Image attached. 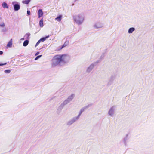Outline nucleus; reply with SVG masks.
Instances as JSON below:
<instances>
[{"label":"nucleus","mask_w":154,"mask_h":154,"mask_svg":"<svg viewBox=\"0 0 154 154\" xmlns=\"http://www.w3.org/2000/svg\"><path fill=\"white\" fill-rule=\"evenodd\" d=\"M3 53V52L2 51H0V55H2Z\"/></svg>","instance_id":"c85d7f7f"},{"label":"nucleus","mask_w":154,"mask_h":154,"mask_svg":"<svg viewBox=\"0 0 154 154\" xmlns=\"http://www.w3.org/2000/svg\"><path fill=\"white\" fill-rule=\"evenodd\" d=\"M79 116H77L73 117L67 123V125L69 126L71 125L79 119Z\"/></svg>","instance_id":"39448f33"},{"label":"nucleus","mask_w":154,"mask_h":154,"mask_svg":"<svg viewBox=\"0 0 154 154\" xmlns=\"http://www.w3.org/2000/svg\"><path fill=\"white\" fill-rule=\"evenodd\" d=\"M74 21L78 25H81L84 22L85 19L84 14L80 13L76 14L73 16Z\"/></svg>","instance_id":"f257e3e1"},{"label":"nucleus","mask_w":154,"mask_h":154,"mask_svg":"<svg viewBox=\"0 0 154 154\" xmlns=\"http://www.w3.org/2000/svg\"><path fill=\"white\" fill-rule=\"evenodd\" d=\"M29 41L28 40H26L23 43V46H26L29 44Z\"/></svg>","instance_id":"412c9836"},{"label":"nucleus","mask_w":154,"mask_h":154,"mask_svg":"<svg viewBox=\"0 0 154 154\" xmlns=\"http://www.w3.org/2000/svg\"><path fill=\"white\" fill-rule=\"evenodd\" d=\"M30 33H27L25 35L24 37L26 38V39H29L30 38L29 36H30Z\"/></svg>","instance_id":"aec40b11"},{"label":"nucleus","mask_w":154,"mask_h":154,"mask_svg":"<svg viewBox=\"0 0 154 154\" xmlns=\"http://www.w3.org/2000/svg\"><path fill=\"white\" fill-rule=\"evenodd\" d=\"M27 14L28 15H30V11H29L28 10L27 11Z\"/></svg>","instance_id":"bb28decb"},{"label":"nucleus","mask_w":154,"mask_h":154,"mask_svg":"<svg viewBox=\"0 0 154 154\" xmlns=\"http://www.w3.org/2000/svg\"><path fill=\"white\" fill-rule=\"evenodd\" d=\"M31 0H25L22 1V2L26 4H28L30 2Z\"/></svg>","instance_id":"4be33fe9"},{"label":"nucleus","mask_w":154,"mask_h":154,"mask_svg":"<svg viewBox=\"0 0 154 154\" xmlns=\"http://www.w3.org/2000/svg\"><path fill=\"white\" fill-rule=\"evenodd\" d=\"M130 137V134L128 133L126 134L125 137L122 139V142L125 146L127 145V142L128 140Z\"/></svg>","instance_id":"1a4fd4ad"},{"label":"nucleus","mask_w":154,"mask_h":154,"mask_svg":"<svg viewBox=\"0 0 154 154\" xmlns=\"http://www.w3.org/2000/svg\"><path fill=\"white\" fill-rule=\"evenodd\" d=\"M115 110V107L112 106L109 109L108 112V114L110 116L113 115L114 113Z\"/></svg>","instance_id":"ddd939ff"},{"label":"nucleus","mask_w":154,"mask_h":154,"mask_svg":"<svg viewBox=\"0 0 154 154\" xmlns=\"http://www.w3.org/2000/svg\"><path fill=\"white\" fill-rule=\"evenodd\" d=\"M43 12L41 9H40L38 11V17L39 18H40L43 16Z\"/></svg>","instance_id":"4468645a"},{"label":"nucleus","mask_w":154,"mask_h":154,"mask_svg":"<svg viewBox=\"0 0 154 154\" xmlns=\"http://www.w3.org/2000/svg\"><path fill=\"white\" fill-rule=\"evenodd\" d=\"M5 25L4 23H2L0 25V26L2 27H4L5 26Z\"/></svg>","instance_id":"a878e982"},{"label":"nucleus","mask_w":154,"mask_h":154,"mask_svg":"<svg viewBox=\"0 0 154 154\" xmlns=\"http://www.w3.org/2000/svg\"><path fill=\"white\" fill-rule=\"evenodd\" d=\"M39 26L41 27H43V19L42 18L39 21Z\"/></svg>","instance_id":"6ab92c4d"},{"label":"nucleus","mask_w":154,"mask_h":154,"mask_svg":"<svg viewBox=\"0 0 154 154\" xmlns=\"http://www.w3.org/2000/svg\"><path fill=\"white\" fill-rule=\"evenodd\" d=\"M135 29L134 27L130 28L128 30V33L130 34L132 33L134 31Z\"/></svg>","instance_id":"2eb2a0df"},{"label":"nucleus","mask_w":154,"mask_h":154,"mask_svg":"<svg viewBox=\"0 0 154 154\" xmlns=\"http://www.w3.org/2000/svg\"><path fill=\"white\" fill-rule=\"evenodd\" d=\"M91 106V104H89L86 106L82 108L79 111L78 116H80L82 112H83L86 109H88V108Z\"/></svg>","instance_id":"9d476101"},{"label":"nucleus","mask_w":154,"mask_h":154,"mask_svg":"<svg viewBox=\"0 0 154 154\" xmlns=\"http://www.w3.org/2000/svg\"><path fill=\"white\" fill-rule=\"evenodd\" d=\"M12 39H11L9 41L8 43V44L7 45V46L8 47H11L12 46Z\"/></svg>","instance_id":"f3484780"},{"label":"nucleus","mask_w":154,"mask_h":154,"mask_svg":"<svg viewBox=\"0 0 154 154\" xmlns=\"http://www.w3.org/2000/svg\"><path fill=\"white\" fill-rule=\"evenodd\" d=\"M69 44V41H66L65 43H64V44L62 45V46L61 48H63L64 47H65L67 45H68Z\"/></svg>","instance_id":"a211bd4d"},{"label":"nucleus","mask_w":154,"mask_h":154,"mask_svg":"<svg viewBox=\"0 0 154 154\" xmlns=\"http://www.w3.org/2000/svg\"><path fill=\"white\" fill-rule=\"evenodd\" d=\"M11 70H6L5 71V72L6 73H10Z\"/></svg>","instance_id":"b1692460"},{"label":"nucleus","mask_w":154,"mask_h":154,"mask_svg":"<svg viewBox=\"0 0 154 154\" xmlns=\"http://www.w3.org/2000/svg\"><path fill=\"white\" fill-rule=\"evenodd\" d=\"M61 61L62 65L68 63L70 60V57L68 55L63 54L60 55Z\"/></svg>","instance_id":"7ed1b4c3"},{"label":"nucleus","mask_w":154,"mask_h":154,"mask_svg":"<svg viewBox=\"0 0 154 154\" xmlns=\"http://www.w3.org/2000/svg\"><path fill=\"white\" fill-rule=\"evenodd\" d=\"M6 64V63H5L4 64H0V66H2L3 65H5Z\"/></svg>","instance_id":"cd10ccee"},{"label":"nucleus","mask_w":154,"mask_h":154,"mask_svg":"<svg viewBox=\"0 0 154 154\" xmlns=\"http://www.w3.org/2000/svg\"><path fill=\"white\" fill-rule=\"evenodd\" d=\"M62 16L61 15H60L58 17L55 18V20L58 22H60L62 19Z\"/></svg>","instance_id":"dca6fc26"},{"label":"nucleus","mask_w":154,"mask_h":154,"mask_svg":"<svg viewBox=\"0 0 154 154\" xmlns=\"http://www.w3.org/2000/svg\"><path fill=\"white\" fill-rule=\"evenodd\" d=\"M67 104V103L64 100V101L58 106L57 109V112L59 113L60 112L62 109L63 108L64 106Z\"/></svg>","instance_id":"6e6552de"},{"label":"nucleus","mask_w":154,"mask_h":154,"mask_svg":"<svg viewBox=\"0 0 154 154\" xmlns=\"http://www.w3.org/2000/svg\"><path fill=\"white\" fill-rule=\"evenodd\" d=\"M49 35H48V36H46V37L42 38H41L39 40L38 42H37L36 44L35 45V47L37 46L38 44L41 42V41L44 42L45 40L47 38H48L49 37Z\"/></svg>","instance_id":"f8f14e48"},{"label":"nucleus","mask_w":154,"mask_h":154,"mask_svg":"<svg viewBox=\"0 0 154 154\" xmlns=\"http://www.w3.org/2000/svg\"><path fill=\"white\" fill-rule=\"evenodd\" d=\"M24 40V38H22L21 39V40Z\"/></svg>","instance_id":"7c9ffc66"},{"label":"nucleus","mask_w":154,"mask_h":154,"mask_svg":"<svg viewBox=\"0 0 154 154\" xmlns=\"http://www.w3.org/2000/svg\"><path fill=\"white\" fill-rule=\"evenodd\" d=\"M2 6L4 8H8L7 4L5 2H3L2 4Z\"/></svg>","instance_id":"5701e85b"},{"label":"nucleus","mask_w":154,"mask_h":154,"mask_svg":"<svg viewBox=\"0 0 154 154\" xmlns=\"http://www.w3.org/2000/svg\"><path fill=\"white\" fill-rule=\"evenodd\" d=\"M39 54V52H37L35 54V55L36 56V55H38Z\"/></svg>","instance_id":"c756f323"},{"label":"nucleus","mask_w":154,"mask_h":154,"mask_svg":"<svg viewBox=\"0 0 154 154\" xmlns=\"http://www.w3.org/2000/svg\"><path fill=\"white\" fill-rule=\"evenodd\" d=\"M42 55H39V56H37L35 58V60H37V59H38L39 58H40V57H41L42 56Z\"/></svg>","instance_id":"393cba45"},{"label":"nucleus","mask_w":154,"mask_h":154,"mask_svg":"<svg viewBox=\"0 0 154 154\" xmlns=\"http://www.w3.org/2000/svg\"><path fill=\"white\" fill-rule=\"evenodd\" d=\"M62 65L60 55H57L53 57L52 60L51 66L52 67H54L57 65Z\"/></svg>","instance_id":"f03ea898"},{"label":"nucleus","mask_w":154,"mask_h":154,"mask_svg":"<svg viewBox=\"0 0 154 154\" xmlns=\"http://www.w3.org/2000/svg\"><path fill=\"white\" fill-rule=\"evenodd\" d=\"M75 96V94H72L70 96H69L65 100L68 104L72 100L74 97Z\"/></svg>","instance_id":"9b49d317"},{"label":"nucleus","mask_w":154,"mask_h":154,"mask_svg":"<svg viewBox=\"0 0 154 154\" xmlns=\"http://www.w3.org/2000/svg\"><path fill=\"white\" fill-rule=\"evenodd\" d=\"M103 24L100 21L96 22L93 25V27L96 29L102 28L103 27Z\"/></svg>","instance_id":"20e7f679"},{"label":"nucleus","mask_w":154,"mask_h":154,"mask_svg":"<svg viewBox=\"0 0 154 154\" xmlns=\"http://www.w3.org/2000/svg\"><path fill=\"white\" fill-rule=\"evenodd\" d=\"M12 4L14 6V11H17L20 9V6L18 2L16 1H14L12 2Z\"/></svg>","instance_id":"423d86ee"},{"label":"nucleus","mask_w":154,"mask_h":154,"mask_svg":"<svg viewBox=\"0 0 154 154\" xmlns=\"http://www.w3.org/2000/svg\"><path fill=\"white\" fill-rule=\"evenodd\" d=\"M97 64V63L95 62L91 64L87 68L86 70V72L88 73H90L94 67L96 66Z\"/></svg>","instance_id":"0eeeda50"}]
</instances>
